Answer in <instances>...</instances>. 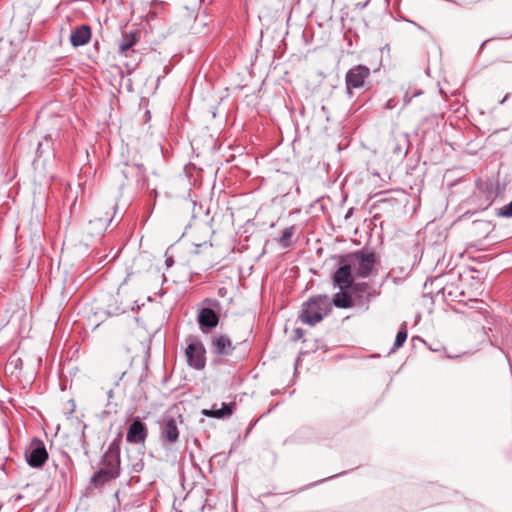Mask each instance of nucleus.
<instances>
[{
  "label": "nucleus",
  "instance_id": "1",
  "mask_svg": "<svg viewBox=\"0 0 512 512\" xmlns=\"http://www.w3.org/2000/svg\"><path fill=\"white\" fill-rule=\"evenodd\" d=\"M121 474L120 442L113 440L99 461V469L91 476L90 484L101 488Z\"/></svg>",
  "mask_w": 512,
  "mask_h": 512
},
{
  "label": "nucleus",
  "instance_id": "2",
  "mask_svg": "<svg viewBox=\"0 0 512 512\" xmlns=\"http://www.w3.org/2000/svg\"><path fill=\"white\" fill-rule=\"evenodd\" d=\"M332 310V302L328 295L311 296L302 304L299 319L302 323L314 326L321 322Z\"/></svg>",
  "mask_w": 512,
  "mask_h": 512
},
{
  "label": "nucleus",
  "instance_id": "3",
  "mask_svg": "<svg viewBox=\"0 0 512 512\" xmlns=\"http://www.w3.org/2000/svg\"><path fill=\"white\" fill-rule=\"evenodd\" d=\"M202 304L203 307L198 311L197 322L203 333H209L219 324L218 313L221 311L222 305L215 298H205Z\"/></svg>",
  "mask_w": 512,
  "mask_h": 512
},
{
  "label": "nucleus",
  "instance_id": "4",
  "mask_svg": "<svg viewBox=\"0 0 512 512\" xmlns=\"http://www.w3.org/2000/svg\"><path fill=\"white\" fill-rule=\"evenodd\" d=\"M185 357L187 365L195 370L206 367V348L198 336L189 335L186 338Z\"/></svg>",
  "mask_w": 512,
  "mask_h": 512
},
{
  "label": "nucleus",
  "instance_id": "5",
  "mask_svg": "<svg viewBox=\"0 0 512 512\" xmlns=\"http://www.w3.org/2000/svg\"><path fill=\"white\" fill-rule=\"evenodd\" d=\"M346 255L348 262L351 263L355 271L356 277L365 278L371 274L376 263L374 252L361 250Z\"/></svg>",
  "mask_w": 512,
  "mask_h": 512
},
{
  "label": "nucleus",
  "instance_id": "6",
  "mask_svg": "<svg viewBox=\"0 0 512 512\" xmlns=\"http://www.w3.org/2000/svg\"><path fill=\"white\" fill-rule=\"evenodd\" d=\"M370 75V68L363 64L355 65L346 72L345 86L349 97L353 96V90L365 88Z\"/></svg>",
  "mask_w": 512,
  "mask_h": 512
},
{
  "label": "nucleus",
  "instance_id": "7",
  "mask_svg": "<svg viewBox=\"0 0 512 512\" xmlns=\"http://www.w3.org/2000/svg\"><path fill=\"white\" fill-rule=\"evenodd\" d=\"M25 459L32 468H41L48 459V452L42 440L34 438L25 450Z\"/></svg>",
  "mask_w": 512,
  "mask_h": 512
},
{
  "label": "nucleus",
  "instance_id": "8",
  "mask_svg": "<svg viewBox=\"0 0 512 512\" xmlns=\"http://www.w3.org/2000/svg\"><path fill=\"white\" fill-rule=\"evenodd\" d=\"M339 267L333 274V283L338 286L340 290L349 289L354 282L353 267L348 262L347 255L339 257Z\"/></svg>",
  "mask_w": 512,
  "mask_h": 512
},
{
  "label": "nucleus",
  "instance_id": "9",
  "mask_svg": "<svg viewBox=\"0 0 512 512\" xmlns=\"http://www.w3.org/2000/svg\"><path fill=\"white\" fill-rule=\"evenodd\" d=\"M160 439L164 446L174 445L179 439V429L174 417H167L160 426Z\"/></svg>",
  "mask_w": 512,
  "mask_h": 512
},
{
  "label": "nucleus",
  "instance_id": "10",
  "mask_svg": "<svg viewBox=\"0 0 512 512\" xmlns=\"http://www.w3.org/2000/svg\"><path fill=\"white\" fill-rule=\"evenodd\" d=\"M148 437V429L139 418L132 421L126 433V440L130 444L144 445Z\"/></svg>",
  "mask_w": 512,
  "mask_h": 512
},
{
  "label": "nucleus",
  "instance_id": "11",
  "mask_svg": "<svg viewBox=\"0 0 512 512\" xmlns=\"http://www.w3.org/2000/svg\"><path fill=\"white\" fill-rule=\"evenodd\" d=\"M212 352L218 356H229L235 349L231 339L225 334L214 335L211 339Z\"/></svg>",
  "mask_w": 512,
  "mask_h": 512
},
{
  "label": "nucleus",
  "instance_id": "12",
  "mask_svg": "<svg viewBox=\"0 0 512 512\" xmlns=\"http://www.w3.org/2000/svg\"><path fill=\"white\" fill-rule=\"evenodd\" d=\"M123 176L127 179L129 175L134 174L137 178V183L141 188H149L148 179L146 176V168L143 164H126L125 169L122 170Z\"/></svg>",
  "mask_w": 512,
  "mask_h": 512
},
{
  "label": "nucleus",
  "instance_id": "13",
  "mask_svg": "<svg viewBox=\"0 0 512 512\" xmlns=\"http://www.w3.org/2000/svg\"><path fill=\"white\" fill-rule=\"evenodd\" d=\"M91 28L89 25L83 24L77 26L70 35L72 46L80 47L86 45L91 39Z\"/></svg>",
  "mask_w": 512,
  "mask_h": 512
},
{
  "label": "nucleus",
  "instance_id": "14",
  "mask_svg": "<svg viewBox=\"0 0 512 512\" xmlns=\"http://www.w3.org/2000/svg\"><path fill=\"white\" fill-rule=\"evenodd\" d=\"M234 406H235L234 402H231V403L223 402L221 404V408H219V409H214V408L203 409L202 414L207 417L221 419V418H225V417L232 415Z\"/></svg>",
  "mask_w": 512,
  "mask_h": 512
},
{
  "label": "nucleus",
  "instance_id": "15",
  "mask_svg": "<svg viewBox=\"0 0 512 512\" xmlns=\"http://www.w3.org/2000/svg\"><path fill=\"white\" fill-rule=\"evenodd\" d=\"M347 290L348 289H343L335 294L333 303L336 307L347 309L353 306V300Z\"/></svg>",
  "mask_w": 512,
  "mask_h": 512
},
{
  "label": "nucleus",
  "instance_id": "16",
  "mask_svg": "<svg viewBox=\"0 0 512 512\" xmlns=\"http://www.w3.org/2000/svg\"><path fill=\"white\" fill-rule=\"evenodd\" d=\"M136 36L134 33L123 35L119 43V51L122 55L127 56L131 48L136 44Z\"/></svg>",
  "mask_w": 512,
  "mask_h": 512
},
{
  "label": "nucleus",
  "instance_id": "17",
  "mask_svg": "<svg viewBox=\"0 0 512 512\" xmlns=\"http://www.w3.org/2000/svg\"><path fill=\"white\" fill-rule=\"evenodd\" d=\"M407 336H408L407 324H406V322H404V323H402V325L395 337V341L393 344V348L391 349V352H395L396 350H398L405 343Z\"/></svg>",
  "mask_w": 512,
  "mask_h": 512
},
{
  "label": "nucleus",
  "instance_id": "18",
  "mask_svg": "<svg viewBox=\"0 0 512 512\" xmlns=\"http://www.w3.org/2000/svg\"><path fill=\"white\" fill-rule=\"evenodd\" d=\"M295 233V227L290 226L283 230L281 237L278 240L282 248H288L291 245V239Z\"/></svg>",
  "mask_w": 512,
  "mask_h": 512
},
{
  "label": "nucleus",
  "instance_id": "19",
  "mask_svg": "<svg viewBox=\"0 0 512 512\" xmlns=\"http://www.w3.org/2000/svg\"><path fill=\"white\" fill-rule=\"evenodd\" d=\"M350 288L355 294H357L358 296H362L365 293L367 294L369 285L367 283H352V286Z\"/></svg>",
  "mask_w": 512,
  "mask_h": 512
},
{
  "label": "nucleus",
  "instance_id": "20",
  "mask_svg": "<svg viewBox=\"0 0 512 512\" xmlns=\"http://www.w3.org/2000/svg\"><path fill=\"white\" fill-rule=\"evenodd\" d=\"M422 94L421 90H413V92H410L409 90L405 92L403 96V102L405 105H408L414 97H417Z\"/></svg>",
  "mask_w": 512,
  "mask_h": 512
},
{
  "label": "nucleus",
  "instance_id": "21",
  "mask_svg": "<svg viewBox=\"0 0 512 512\" xmlns=\"http://www.w3.org/2000/svg\"><path fill=\"white\" fill-rule=\"evenodd\" d=\"M497 215L506 218L512 217V201L501 207Z\"/></svg>",
  "mask_w": 512,
  "mask_h": 512
},
{
  "label": "nucleus",
  "instance_id": "22",
  "mask_svg": "<svg viewBox=\"0 0 512 512\" xmlns=\"http://www.w3.org/2000/svg\"><path fill=\"white\" fill-rule=\"evenodd\" d=\"M95 221L99 222L101 227L106 228L111 223L112 217H109L108 215H106L105 217L95 218Z\"/></svg>",
  "mask_w": 512,
  "mask_h": 512
},
{
  "label": "nucleus",
  "instance_id": "23",
  "mask_svg": "<svg viewBox=\"0 0 512 512\" xmlns=\"http://www.w3.org/2000/svg\"><path fill=\"white\" fill-rule=\"evenodd\" d=\"M9 365H12L15 369H22L23 367V361L21 358H15V359H11L9 361Z\"/></svg>",
  "mask_w": 512,
  "mask_h": 512
},
{
  "label": "nucleus",
  "instance_id": "24",
  "mask_svg": "<svg viewBox=\"0 0 512 512\" xmlns=\"http://www.w3.org/2000/svg\"><path fill=\"white\" fill-rule=\"evenodd\" d=\"M68 404L70 407H69L68 411L65 413H66L67 417H70L73 414V412L75 411V403L73 400H70L68 402Z\"/></svg>",
  "mask_w": 512,
  "mask_h": 512
},
{
  "label": "nucleus",
  "instance_id": "25",
  "mask_svg": "<svg viewBox=\"0 0 512 512\" xmlns=\"http://www.w3.org/2000/svg\"><path fill=\"white\" fill-rule=\"evenodd\" d=\"M143 466H144V464H143L141 461H140V462H137V463H135V464L133 465V471H134V472H137V473H138V472H141V471H142V469H143Z\"/></svg>",
  "mask_w": 512,
  "mask_h": 512
},
{
  "label": "nucleus",
  "instance_id": "26",
  "mask_svg": "<svg viewBox=\"0 0 512 512\" xmlns=\"http://www.w3.org/2000/svg\"><path fill=\"white\" fill-rule=\"evenodd\" d=\"M377 295L378 293L375 290H373L372 292H367V299L369 300L371 297H375Z\"/></svg>",
  "mask_w": 512,
  "mask_h": 512
},
{
  "label": "nucleus",
  "instance_id": "27",
  "mask_svg": "<svg viewBox=\"0 0 512 512\" xmlns=\"http://www.w3.org/2000/svg\"><path fill=\"white\" fill-rule=\"evenodd\" d=\"M377 295L378 293L375 290H373L372 292H367V299L369 300L371 297H375Z\"/></svg>",
  "mask_w": 512,
  "mask_h": 512
},
{
  "label": "nucleus",
  "instance_id": "28",
  "mask_svg": "<svg viewBox=\"0 0 512 512\" xmlns=\"http://www.w3.org/2000/svg\"><path fill=\"white\" fill-rule=\"evenodd\" d=\"M107 395H108V398H109V399H112V398H113V396H114V391H113V389H109V390L107 391Z\"/></svg>",
  "mask_w": 512,
  "mask_h": 512
},
{
  "label": "nucleus",
  "instance_id": "29",
  "mask_svg": "<svg viewBox=\"0 0 512 512\" xmlns=\"http://www.w3.org/2000/svg\"><path fill=\"white\" fill-rule=\"evenodd\" d=\"M172 264H173V259H172V258H168V259H166V265H167V267H170Z\"/></svg>",
  "mask_w": 512,
  "mask_h": 512
},
{
  "label": "nucleus",
  "instance_id": "30",
  "mask_svg": "<svg viewBox=\"0 0 512 512\" xmlns=\"http://www.w3.org/2000/svg\"><path fill=\"white\" fill-rule=\"evenodd\" d=\"M489 41V39L485 40L481 45H480V49H479V52H481L483 49H484V46L486 45V43Z\"/></svg>",
  "mask_w": 512,
  "mask_h": 512
},
{
  "label": "nucleus",
  "instance_id": "31",
  "mask_svg": "<svg viewBox=\"0 0 512 512\" xmlns=\"http://www.w3.org/2000/svg\"><path fill=\"white\" fill-rule=\"evenodd\" d=\"M508 95H506L501 101H500V104H503L505 102V100L507 99Z\"/></svg>",
  "mask_w": 512,
  "mask_h": 512
}]
</instances>
